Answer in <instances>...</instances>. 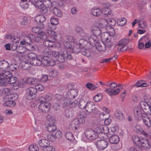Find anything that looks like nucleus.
<instances>
[{
	"label": "nucleus",
	"instance_id": "nucleus-1",
	"mask_svg": "<svg viewBox=\"0 0 151 151\" xmlns=\"http://www.w3.org/2000/svg\"><path fill=\"white\" fill-rule=\"evenodd\" d=\"M17 80V78L13 77L12 73L9 71H4L0 73V86H5L8 83H14Z\"/></svg>",
	"mask_w": 151,
	"mask_h": 151
},
{
	"label": "nucleus",
	"instance_id": "nucleus-2",
	"mask_svg": "<svg viewBox=\"0 0 151 151\" xmlns=\"http://www.w3.org/2000/svg\"><path fill=\"white\" fill-rule=\"evenodd\" d=\"M37 90L33 87H30L26 90L25 97L26 99L31 100L35 99L36 97Z\"/></svg>",
	"mask_w": 151,
	"mask_h": 151
},
{
	"label": "nucleus",
	"instance_id": "nucleus-3",
	"mask_svg": "<svg viewBox=\"0 0 151 151\" xmlns=\"http://www.w3.org/2000/svg\"><path fill=\"white\" fill-rule=\"evenodd\" d=\"M88 114H96L97 109L94 103L93 102L88 101L85 109Z\"/></svg>",
	"mask_w": 151,
	"mask_h": 151
},
{
	"label": "nucleus",
	"instance_id": "nucleus-4",
	"mask_svg": "<svg viewBox=\"0 0 151 151\" xmlns=\"http://www.w3.org/2000/svg\"><path fill=\"white\" fill-rule=\"evenodd\" d=\"M85 134L86 137L91 140H94L98 137L94 130L91 129H86L85 132Z\"/></svg>",
	"mask_w": 151,
	"mask_h": 151
},
{
	"label": "nucleus",
	"instance_id": "nucleus-5",
	"mask_svg": "<svg viewBox=\"0 0 151 151\" xmlns=\"http://www.w3.org/2000/svg\"><path fill=\"white\" fill-rule=\"evenodd\" d=\"M107 85H109V88H106L104 91L110 96L116 95V94H114V92L115 91H116L117 87L116 83L115 82H113L110 84H108Z\"/></svg>",
	"mask_w": 151,
	"mask_h": 151
},
{
	"label": "nucleus",
	"instance_id": "nucleus-6",
	"mask_svg": "<svg viewBox=\"0 0 151 151\" xmlns=\"http://www.w3.org/2000/svg\"><path fill=\"white\" fill-rule=\"evenodd\" d=\"M40 104L39 106V109L40 111L46 113L48 112L50 110V105L49 103L40 102Z\"/></svg>",
	"mask_w": 151,
	"mask_h": 151
},
{
	"label": "nucleus",
	"instance_id": "nucleus-7",
	"mask_svg": "<svg viewBox=\"0 0 151 151\" xmlns=\"http://www.w3.org/2000/svg\"><path fill=\"white\" fill-rule=\"evenodd\" d=\"M35 22L38 23L39 26L41 29L45 27L44 22L46 20V17L44 16L39 15L36 16L35 18Z\"/></svg>",
	"mask_w": 151,
	"mask_h": 151
},
{
	"label": "nucleus",
	"instance_id": "nucleus-8",
	"mask_svg": "<svg viewBox=\"0 0 151 151\" xmlns=\"http://www.w3.org/2000/svg\"><path fill=\"white\" fill-rule=\"evenodd\" d=\"M140 105L142 108L145 114H149L148 111H150V107L151 106L150 104L147 101H141L140 103Z\"/></svg>",
	"mask_w": 151,
	"mask_h": 151
},
{
	"label": "nucleus",
	"instance_id": "nucleus-9",
	"mask_svg": "<svg viewBox=\"0 0 151 151\" xmlns=\"http://www.w3.org/2000/svg\"><path fill=\"white\" fill-rule=\"evenodd\" d=\"M96 145L99 149L103 150L107 147L108 143L104 140H99L97 141Z\"/></svg>",
	"mask_w": 151,
	"mask_h": 151
},
{
	"label": "nucleus",
	"instance_id": "nucleus-10",
	"mask_svg": "<svg viewBox=\"0 0 151 151\" xmlns=\"http://www.w3.org/2000/svg\"><path fill=\"white\" fill-rule=\"evenodd\" d=\"M141 143L142 146L144 148L147 150L149 149L151 146V139H142Z\"/></svg>",
	"mask_w": 151,
	"mask_h": 151
},
{
	"label": "nucleus",
	"instance_id": "nucleus-11",
	"mask_svg": "<svg viewBox=\"0 0 151 151\" xmlns=\"http://www.w3.org/2000/svg\"><path fill=\"white\" fill-rule=\"evenodd\" d=\"M142 120L145 124L147 127H151V122L150 120L146 114L142 113L141 115Z\"/></svg>",
	"mask_w": 151,
	"mask_h": 151
},
{
	"label": "nucleus",
	"instance_id": "nucleus-12",
	"mask_svg": "<svg viewBox=\"0 0 151 151\" xmlns=\"http://www.w3.org/2000/svg\"><path fill=\"white\" fill-rule=\"evenodd\" d=\"M88 41L89 43V45L94 46L96 45L98 40L97 37L94 35H92L89 37Z\"/></svg>",
	"mask_w": 151,
	"mask_h": 151
},
{
	"label": "nucleus",
	"instance_id": "nucleus-13",
	"mask_svg": "<svg viewBox=\"0 0 151 151\" xmlns=\"http://www.w3.org/2000/svg\"><path fill=\"white\" fill-rule=\"evenodd\" d=\"M9 67V64L8 62L5 60L0 61V70L4 71L6 68Z\"/></svg>",
	"mask_w": 151,
	"mask_h": 151
},
{
	"label": "nucleus",
	"instance_id": "nucleus-14",
	"mask_svg": "<svg viewBox=\"0 0 151 151\" xmlns=\"http://www.w3.org/2000/svg\"><path fill=\"white\" fill-rule=\"evenodd\" d=\"M39 145L41 147H42L43 149L47 145H50V142L47 139H42L40 140L38 142Z\"/></svg>",
	"mask_w": 151,
	"mask_h": 151
},
{
	"label": "nucleus",
	"instance_id": "nucleus-15",
	"mask_svg": "<svg viewBox=\"0 0 151 151\" xmlns=\"http://www.w3.org/2000/svg\"><path fill=\"white\" fill-rule=\"evenodd\" d=\"M29 1L31 2L36 8H38L44 4L42 0H29Z\"/></svg>",
	"mask_w": 151,
	"mask_h": 151
},
{
	"label": "nucleus",
	"instance_id": "nucleus-16",
	"mask_svg": "<svg viewBox=\"0 0 151 151\" xmlns=\"http://www.w3.org/2000/svg\"><path fill=\"white\" fill-rule=\"evenodd\" d=\"M119 137L116 135H113L109 139V142L111 144H116L119 142Z\"/></svg>",
	"mask_w": 151,
	"mask_h": 151
},
{
	"label": "nucleus",
	"instance_id": "nucleus-17",
	"mask_svg": "<svg viewBox=\"0 0 151 151\" xmlns=\"http://www.w3.org/2000/svg\"><path fill=\"white\" fill-rule=\"evenodd\" d=\"M79 45L81 47L84 48H88L90 47L89 46V43L88 41L84 39H80L79 40Z\"/></svg>",
	"mask_w": 151,
	"mask_h": 151
},
{
	"label": "nucleus",
	"instance_id": "nucleus-18",
	"mask_svg": "<svg viewBox=\"0 0 151 151\" xmlns=\"http://www.w3.org/2000/svg\"><path fill=\"white\" fill-rule=\"evenodd\" d=\"M114 116L118 119L121 120H123L124 118L123 113L120 110L116 111L114 113Z\"/></svg>",
	"mask_w": 151,
	"mask_h": 151
},
{
	"label": "nucleus",
	"instance_id": "nucleus-19",
	"mask_svg": "<svg viewBox=\"0 0 151 151\" xmlns=\"http://www.w3.org/2000/svg\"><path fill=\"white\" fill-rule=\"evenodd\" d=\"M50 124H47L46 126L47 130L50 132H55L56 129V126L55 125V124L52 123H50Z\"/></svg>",
	"mask_w": 151,
	"mask_h": 151
},
{
	"label": "nucleus",
	"instance_id": "nucleus-20",
	"mask_svg": "<svg viewBox=\"0 0 151 151\" xmlns=\"http://www.w3.org/2000/svg\"><path fill=\"white\" fill-rule=\"evenodd\" d=\"M102 10L99 9H93L91 11L92 14L94 16L97 17L100 16L102 15Z\"/></svg>",
	"mask_w": 151,
	"mask_h": 151
},
{
	"label": "nucleus",
	"instance_id": "nucleus-21",
	"mask_svg": "<svg viewBox=\"0 0 151 151\" xmlns=\"http://www.w3.org/2000/svg\"><path fill=\"white\" fill-rule=\"evenodd\" d=\"M52 11L53 14L57 17H61L62 16V13L61 11L56 7H54Z\"/></svg>",
	"mask_w": 151,
	"mask_h": 151
},
{
	"label": "nucleus",
	"instance_id": "nucleus-22",
	"mask_svg": "<svg viewBox=\"0 0 151 151\" xmlns=\"http://www.w3.org/2000/svg\"><path fill=\"white\" fill-rule=\"evenodd\" d=\"M52 99L51 97L49 95H46L44 97H41L39 99L40 102H47Z\"/></svg>",
	"mask_w": 151,
	"mask_h": 151
},
{
	"label": "nucleus",
	"instance_id": "nucleus-23",
	"mask_svg": "<svg viewBox=\"0 0 151 151\" xmlns=\"http://www.w3.org/2000/svg\"><path fill=\"white\" fill-rule=\"evenodd\" d=\"M79 124H80L78 119L76 118L72 121L71 125L73 129L74 128L75 130H76L79 127Z\"/></svg>",
	"mask_w": 151,
	"mask_h": 151
},
{
	"label": "nucleus",
	"instance_id": "nucleus-24",
	"mask_svg": "<svg viewBox=\"0 0 151 151\" xmlns=\"http://www.w3.org/2000/svg\"><path fill=\"white\" fill-rule=\"evenodd\" d=\"M87 115L86 113H82L80 114V118L78 119L80 124H82L85 122V118L87 117Z\"/></svg>",
	"mask_w": 151,
	"mask_h": 151
},
{
	"label": "nucleus",
	"instance_id": "nucleus-25",
	"mask_svg": "<svg viewBox=\"0 0 151 151\" xmlns=\"http://www.w3.org/2000/svg\"><path fill=\"white\" fill-rule=\"evenodd\" d=\"M92 31L94 34L93 35L96 37L100 35L101 32V28L98 27H95L94 29H92Z\"/></svg>",
	"mask_w": 151,
	"mask_h": 151
},
{
	"label": "nucleus",
	"instance_id": "nucleus-26",
	"mask_svg": "<svg viewBox=\"0 0 151 151\" xmlns=\"http://www.w3.org/2000/svg\"><path fill=\"white\" fill-rule=\"evenodd\" d=\"M34 35L32 34L29 35L28 37H26L24 40L27 44L32 43V39L34 38Z\"/></svg>",
	"mask_w": 151,
	"mask_h": 151
},
{
	"label": "nucleus",
	"instance_id": "nucleus-27",
	"mask_svg": "<svg viewBox=\"0 0 151 151\" xmlns=\"http://www.w3.org/2000/svg\"><path fill=\"white\" fill-rule=\"evenodd\" d=\"M65 53L59 54L58 57L57 58V60L60 63L64 62L65 60Z\"/></svg>",
	"mask_w": 151,
	"mask_h": 151
},
{
	"label": "nucleus",
	"instance_id": "nucleus-28",
	"mask_svg": "<svg viewBox=\"0 0 151 151\" xmlns=\"http://www.w3.org/2000/svg\"><path fill=\"white\" fill-rule=\"evenodd\" d=\"M47 124H50V123L55 124V120L54 117L50 115H48L47 116Z\"/></svg>",
	"mask_w": 151,
	"mask_h": 151
},
{
	"label": "nucleus",
	"instance_id": "nucleus-29",
	"mask_svg": "<svg viewBox=\"0 0 151 151\" xmlns=\"http://www.w3.org/2000/svg\"><path fill=\"white\" fill-rule=\"evenodd\" d=\"M72 52L74 53H78L81 51V49L80 46L78 44H76L72 49Z\"/></svg>",
	"mask_w": 151,
	"mask_h": 151
},
{
	"label": "nucleus",
	"instance_id": "nucleus-30",
	"mask_svg": "<svg viewBox=\"0 0 151 151\" xmlns=\"http://www.w3.org/2000/svg\"><path fill=\"white\" fill-rule=\"evenodd\" d=\"M91 50L86 48L82 52L83 55L86 56L87 57H90L91 56Z\"/></svg>",
	"mask_w": 151,
	"mask_h": 151
},
{
	"label": "nucleus",
	"instance_id": "nucleus-31",
	"mask_svg": "<svg viewBox=\"0 0 151 151\" xmlns=\"http://www.w3.org/2000/svg\"><path fill=\"white\" fill-rule=\"evenodd\" d=\"M38 8L40 9V12L42 14H46L48 12V9L44 6V4Z\"/></svg>",
	"mask_w": 151,
	"mask_h": 151
},
{
	"label": "nucleus",
	"instance_id": "nucleus-32",
	"mask_svg": "<svg viewBox=\"0 0 151 151\" xmlns=\"http://www.w3.org/2000/svg\"><path fill=\"white\" fill-rule=\"evenodd\" d=\"M132 140L133 142L137 145L141 143L140 138L137 136L134 135L132 137Z\"/></svg>",
	"mask_w": 151,
	"mask_h": 151
},
{
	"label": "nucleus",
	"instance_id": "nucleus-33",
	"mask_svg": "<svg viewBox=\"0 0 151 151\" xmlns=\"http://www.w3.org/2000/svg\"><path fill=\"white\" fill-rule=\"evenodd\" d=\"M37 81V79L33 77H29L27 80V83L29 84H35Z\"/></svg>",
	"mask_w": 151,
	"mask_h": 151
},
{
	"label": "nucleus",
	"instance_id": "nucleus-34",
	"mask_svg": "<svg viewBox=\"0 0 151 151\" xmlns=\"http://www.w3.org/2000/svg\"><path fill=\"white\" fill-rule=\"evenodd\" d=\"M94 131L97 134H98L103 133L104 132V129L103 126H100L99 127H96L95 128Z\"/></svg>",
	"mask_w": 151,
	"mask_h": 151
},
{
	"label": "nucleus",
	"instance_id": "nucleus-35",
	"mask_svg": "<svg viewBox=\"0 0 151 151\" xmlns=\"http://www.w3.org/2000/svg\"><path fill=\"white\" fill-rule=\"evenodd\" d=\"M4 106L10 107H14L16 105V103L12 101H6L3 104Z\"/></svg>",
	"mask_w": 151,
	"mask_h": 151
},
{
	"label": "nucleus",
	"instance_id": "nucleus-36",
	"mask_svg": "<svg viewBox=\"0 0 151 151\" xmlns=\"http://www.w3.org/2000/svg\"><path fill=\"white\" fill-rule=\"evenodd\" d=\"M87 104V102L83 100H81L79 103V106L81 109H85Z\"/></svg>",
	"mask_w": 151,
	"mask_h": 151
},
{
	"label": "nucleus",
	"instance_id": "nucleus-37",
	"mask_svg": "<svg viewBox=\"0 0 151 151\" xmlns=\"http://www.w3.org/2000/svg\"><path fill=\"white\" fill-rule=\"evenodd\" d=\"M44 55H47L48 57H50L51 55L52 51L48 47H46L42 51Z\"/></svg>",
	"mask_w": 151,
	"mask_h": 151
},
{
	"label": "nucleus",
	"instance_id": "nucleus-38",
	"mask_svg": "<svg viewBox=\"0 0 151 151\" xmlns=\"http://www.w3.org/2000/svg\"><path fill=\"white\" fill-rule=\"evenodd\" d=\"M129 151H142V150L141 147L137 145H135L130 148Z\"/></svg>",
	"mask_w": 151,
	"mask_h": 151
},
{
	"label": "nucleus",
	"instance_id": "nucleus-39",
	"mask_svg": "<svg viewBox=\"0 0 151 151\" xmlns=\"http://www.w3.org/2000/svg\"><path fill=\"white\" fill-rule=\"evenodd\" d=\"M65 136L67 139L69 141H72L74 139L72 134L70 132H66L65 134Z\"/></svg>",
	"mask_w": 151,
	"mask_h": 151
},
{
	"label": "nucleus",
	"instance_id": "nucleus-40",
	"mask_svg": "<svg viewBox=\"0 0 151 151\" xmlns=\"http://www.w3.org/2000/svg\"><path fill=\"white\" fill-rule=\"evenodd\" d=\"M134 116L136 117L138 116H141V115L142 114L141 113L139 108L137 107H135L134 108Z\"/></svg>",
	"mask_w": 151,
	"mask_h": 151
},
{
	"label": "nucleus",
	"instance_id": "nucleus-41",
	"mask_svg": "<svg viewBox=\"0 0 151 151\" xmlns=\"http://www.w3.org/2000/svg\"><path fill=\"white\" fill-rule=\"evenodd\" d=\"M129 42V40L126 38L123 39L121 40L119 42V46H126L127 44Z\"/></svg>",
	"mask_w": 151,
	"mask_h": 151
},
{
	"label": "nucleus",
	"instance_id": "nucleus-42",
	"mask_svg": "<svg viewBox=\"0 0 151 151\" xmlns=\"http://www.w3.org/2000/svg\"><path fill=\"white\" fill-rule=\"evenodd\" d=\"M53 135H54L55 138H59L62 137V134L60 130L56 129L55 132L52 133Z\"/></svg>",
	"mask_w": 151,
	"mask_h": 151
},
{
	"label": "nucleus",
	"instance_id": "nucleus-43",
	"mask_svg": "<svg viewBox=\"0 0 151 151\" xmlns=\"http://www.w3.org/2000/svg\"><path fill=\"white\" fill-rule=\"evenodd\" d=\"M26 47L22 46H19L17 49V52L19 54H22L26 52Z\"/></svg>",
	"mask_w": 151,
	"mask_h": 151
},
{
	"label": "nucleus",
	"instance_id": "nucleus-44",
	"mask_svg": "<svg viewBox=\"0 0 151 151\" xmlns=\"http://www.w3.org/2000/svg\"><path fill=\"white\" fill-rule=\"evenodd\" d=\"M126 22V19L124 18H122L120 20L118 21L117 22L119 26H122L125 25Z\"/></svg>",
	"mask_w": 151,
	"mask_h": 151
},
{
	"label": "nucleus",
	"instance_id": "nucleus-45",
	"mask_svg": "<svg viewBox=\"0 0 151 151\" xmlns=\"http://www.w3.org/2000/svg\"><path fill=\"white\" fill-rule=\"evenodd\" d=\"M102 97L101 94H98L93 97V99L94 101L96 102H99L102 99Z\"/></svg>",
	"mask_w": 151,
	"mask_h": 151
},
{
	"label": "nucleus",
	"instance_id": "nucleus-46",
	"mask_svg": "<svg viewBox=\"0 0 151 151\" xmlns=\"http://www.w3.org/2000/svg\"><path fill=\"white\" fill-rule=\"evenodd\" d=\"M65 115L66 117L68 118H70L73 116V112L71 111L66 110L65 111Z\"/></svg>",
	"mask_w": 151,
	"mask_h": 151
},
{
	"label": "nucleus",
	"instance_id": "nucleus-47",
	"mask_svg": "<svg viewBox=\"0 0 151 151\" xmlns=\"http://www.w3.org/2000/svg\"><path fill=\"white\" fill-rule=\"evenodd\" d=\"M43 151H55V149L52 146L48 145H47V146L43 149Z\"/></svg>",
	"mask_w": 151,
	"mask_h": 151
},
{
	"label": "nucleus",
	"instance_id": "nucleus-48",
	"mask_svg": "<svg viewBox=\"0 0 151 151\" xmlns=\"http://www.w3.org/2000/svg\"><path fill=\"white\" fill-rule=\"evenodd\" d=\"M9 70L11 71H16L17 70L18 66L15 64H12L10 66H9Z\"/></svg>",
	"mask_w": 151,
	"mask_h": 151
},
{
	"label": "nucleus",
	"instance_id": "nucleus-49",
	"mask_svg": "<svg viewBox=\"0 0 151 151\" xmlns=\"http://www.w3.org/2000/svg\"><path fill=\"white\" fill-rule=\"evenodd\" d=\"M38 35L41 38L42 41L43 40H45L47 39V36L45 35V32H42L41 31L38 34Z\"/></svg>",
	"mask_w": 151,
	"mask_h": 151
},
{
	"label": "nucleus",
	"instance_id": "nucleus-50",
	"mask_svg": "<svg viewBox=\"0 0 151 151\" xmlns=\"http://www.w3.org/2000/svg\"><path fill=\"white\" fill-rule=\"evenodd\" d=\"M101 39L102 42L105 41V39L108 37H109V34L107 32H104L101 34Z\"/></svg>",
	"mask_w": 151,
	"mask_h": 151
},
{
	"label": "nucleus",
	"instance_id": "nucleus-51",
	"mask_svg": "<svg viewBox=\"0 0 151 151\" xmlns=\"http://www.w3.org/2000/svg\"><path fill=\"white\" fill-rule=\"evenodd\" d=\"M51 24L53 25H56L58 24V20L54 17H52L50 19Z\"/></svg>",
	"mask_w": 151,
	"mask_h": 151
},
{
	"label": "nucleus",
	"instance_id": "nucleus-52",
	"mask_svg": "<svg viewBox=\"0 0 151 151\" xmlns=\"http://www.w3.org/2000/svg\"><path fill=\"white\" fill-rule=\"evenodd\" d=\"M29 151H37L38 150V148L37 145H32L29 146Z\"/></svg>",
	"mask_w": 151,
	"mask_h": 151
},
{
	"label": "nucleus",
	"instance_id": "nucleus-53",
	"mask_svg": "<svg viewBox=\"0 0 151 151\" xmlns=\"http://www.w3.org/2000/svg\"><path fill=\"white\" fill-rule=\"evenodd\" d=\"M118 87L116 89V91H114V94H116V95H117L120 92L121 90L123 89V87L122 84H119L117 85Z\"/></svg>",
	"mask_w": 151,
	"mask_h": 151
},
{
	"label": "nucleus",
	"instance_id": "nucleus-54",
	"mask_svg": "<svg viewBox=\"0 0 151 151\" xmlns=\"http://www.w3.org/2000/svg\"><path fill=\"white\" fill-rule=\"evenodd\" d=\"M37 57V56L36 54L34 53H30L28 55V57L30 61L31 60L32 61L33 60H35V59Z\"/></svg>",
	"mask_w": 151,
	"mask_h": 151
},
{
	"label": "nucleus",
	"instance_id": "nucleus-55",
	"mask_svg": "<svg viewBox=\"0 0 151 151\" xmlns=\"http://www.w3.org/2000/svg\"><path fill=\"white\" fill-rule=\"evenodd\" d=\"M22 21L21 23V25L23 26H25L28 24V19L27 17L24 16L23 17Z\"/></svg>",
	"mask_w": 151,
	"mask_h": 151
},
{
	"label": "nucleus",
	"instance_id": "nucleus-56",
	"mask_svg": "<svg viewBox=\"0 0 151 151\" xmlns=\"http://www.w3.org/2000/svg\"><path fill=\"white\" fill-rule=\"evenodd\" d=\"M77 91L76 89L70 91V95L71 96L70 98L72 97L73 98H75L77 95Z\"/></svg>",
	"mask_w": 151,
	"mask_h": 151
},
{
	"label": "nucleus",
	"instance_id": "nucleus-57",
	"mask_svg": "<svg viewBox=\"0 0 151 151\" xmlns=\"http://www.w3.org/2000/svg\"><path fill=\"white\" fill-rule=\"evenodd\" d=\"M102 11L104 12H102V14L104 15H109L111 14V12L108 8H105L103 9Z\"/></svg>",
	"mask_w": 151,
	"mask_h": 151
},
{
	"label": "nucleus",
	"instance_id": "nucleus-58",
	"mask_svg": "<svg viewBox=\"0 0 151 151\" xmlns=\"http://www.w3.org/2000/svg\"><path fill=\"white\" fill-rule=\"evenodd\" d=\"M78 103V101L76 100L72 101L70 100V103L69 104V106L70 108L75 107Z\"/></svg>",
	"mask_w": 151,
	"mask_h": 151
},
{
	"label": "nucleus",
	"instance_id": "nucleus-59",
	"mask_svg": "<svg viewBox=\"0 0 151 151\" xmlns=\"http://www.w3.org/2000/svg\"><path fill=\"white\" fill-rule=\"evenodd\" d=\"M63 53H65V59L66 58L68 60H70L72 59L73 57L70 53H68L65 50L63 51Z\"/></svg>",
	"mask_w": 151,
	"mask_h": 151
},
{
	"label": "nucleus",
	"instance_id": "nucleus-60",
	"mask_svg": "<svg viewBox=\"0 0 151 151\" xmlns=\"http://www.w3.org/2000/svg\"><path fill=\"white\" fill-rule=\"evenodd\" d=\"M104 45L108 48L111 47L113 45V44L111 41V39L109 40H108L106 41V42H104Z\"/></svg>",
	"mask_w": 151,
	"mask_h": 151
},
{
	"label": "nucleus",
	"instance_id": "nucleus-61",
	"mask_svg": "<svg viewBox=\"0 0 151 151\" xmlns=\"http://www.w3.org/2000/svg\"><path fill=\"white\" fill-rule=\"evenodd\" d=\"M139 26V28H144L146 27V23L142 21H139L138 22Z\"/></svg>",
	"mask_w": 151,
	"mask_h": 151
},
{
	"label": "nucleus",
	"instance_id": "nucleus-62",
	"mask_svg": "<svg viewBox=\"0 0 151 151\" xmlns=\"http://www.w3.org/2000/svg\"><path fill=\"white\" fill-rule=\"evenodd\" d=\"M49 75L51 77H55L58 75L57 71L55 70H51L49 73Z\"/></svg>",
	"mask_w": 151,
	"mask_h": 151
},
{
	"label": "nucleus",
	"instance_id": "nucleus-63",
	"mask_svg": "<svg viewBox=\"0 0 151 151\" xmlns=\"http://www.w3.org/2000/svg\"><path fill=\"white\" fill-rule=\"evenodd\" d=\"M105 47L106 46L104 45H103V46L99 45L97 46L96 48L99 51L101 52L105 50Z\"/></svg>",
	"mask_w": 151,
	"mask_h": 151
},
{
	"label": "nucleus",
	"instance_id": "nucleus-64",
	"mask_svg": "<svg viewBox=\"0 0 151 151\" xmlns=\"http://www.w3.org/2000/svg\"><path fill=\"white\" fill-rule=\"evenodd\" d=\"M40 28H41L39 26V27H34L32 28V30L34 32L38 34L41 31Z\"/></svg>",
	"mask_w": 151,
	"mask_h": 151
}]
</instances>
